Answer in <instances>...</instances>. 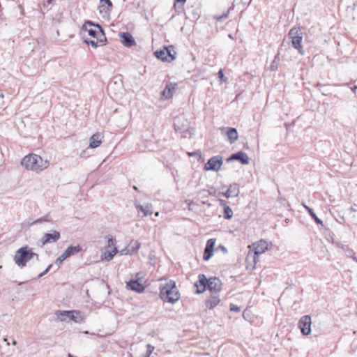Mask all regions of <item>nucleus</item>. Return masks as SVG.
<instances>
[{
    "label": "nucleus",
    "mask_w": 357,
    "mask_h": 357,
    "mask_svg": "<svg viewBox=\"0 0 357 357\" xmlns=\"http://www.w3.org/2000/svg\"><path fill=\"white\" fill-rule=\"evenodd\" d=\"M160 297L164 301L174 303L180 298V293L174 280H169L160 287Z\"/></svg>",
    "instance_id": "nucleus-1"
},
{
    "label": "nucleus",
    "mask_w": 357,
    "mask_h": 357,
    "mask_svg": "<svg viewBox=\"0 0 357 357\" xmlns=\"http://www.w3.org/2000/svg\"><path fill=\"white\" fill-rule=\"evenodd\" d=\"M49 164V161L44 160L40 155L33 153L24 156L21 160V165L25 169L37 172L47 169Z\"/></svg>",
    "instance_id": "nucleus-2"
},
{
    "label": "nucleus",
    "mask_w": 357,
    "mask_h": 357,
    "mask_svg": "<svg viewBox=\"0 0 357 357\" xmlns=\"http://www.w3.org/2000/svg\"><path fill=\"white\" fill-rule=\"evenodd\" d=\"M33 257H36V260L39 261V255L38 254L33 252L28 246H24L15 252L14 261L19 267L23 268Z\"/></svg>",
    "instance_id": "nucleus-3"
},
{
    "label": "nucleus",
    "mask_w": 357,
    "mask_h": 357,
    "mask_svg": "<svg viewBox=\"0 0 357 357\" xmlns=\"http://www.w3.org/2000/svg\"><path fill=\"white\" fill-rule=\"evenodd\" d=\"M82 31H87L89 36L93 38H98L102 44H105L107 38L101 26L90 20H86L82 26Z\"/></svg>",
    "instance_id": "nucleus-4"
},
{
    "label": "nucleus",
    "mask_w": 357,
    "mask_h": 357,
    "mask_svg": "<svg viewBox=\"0 0 357 357\" xmlns=\"http://www.w3.org/2000/svg\"><path fill=\"white\" fill-rule=\"evenodd\" d=\"M250 251L246 257V260L248 261L252 259L254 264H255L257 261V258L259 255L264 253L266 250H268V242L264 240H261L257 243H253L249 246Z\"/></svg>",
    "instance_id": "nucleus-5"
},
{
    "label": "nucleus",
    "mask_w": 357,
    "mask_h": 357,
    "mask_svg": "<svg viewBox=\"0 0 357 357\" xmlns=\"http://www.w3.org/2000/svg\"><path fill=\"white\" fill-rule=\"evenodd\" d=\"M288 37L291 40L293 47L296 49L301 55H303L305 50L301 45L303 32L301 29L296 27L291 28L289 31Z\"/></svg>",
    "instance_id": "nucleus-6"
},
{
    "label": "nucleus",
    "mask_w": 357,
    "mask_h": 357,
    "mask_svg": "<svg viewBox=\"0 0 357 357\" xmlns=\"http://www.w3.org/2000/svg\"><path fill=\"white\" fill-rule=\"evenodd\" d=\"M55 314L62 321L72 320L76 323H82L84 321L82 313L77 310H57Z\"/></svg>",
    "instance_id": "nucleus-7"
},
{
    "label": "nucleus",
    "mask_w": 357,
    "mask_h": 357,
    "mask_svg": "<svg viewBox=\"0 0 357 357\" xmlns=\"http://www.w3.org/2000/svg\"><path fill=\"white\" fill-rule=\"evenodd\" d=\"M223 163V158L221 155L211 157L204 165L205 171L218 172L220 169Z\"/></svg>",
    "instance_id": "nucleus-8"
},
{
    "label": "nucleus",
    "mask_w": 357,
    "mask_h": 357,
    "mask_svg": "<svg viewBox=\"0 0 357 357\" xmlns=\"http://www.w3.org/2000/svg\"><path fill=\"white\" fill-rule=\"evenodd\" d=\"M311 317L310 315H304L300 319L298 326L303 335H308L311 333Z\"/></svg>",
    "instance_id": "nucleus-9"
},
{
    "label": "nucleus",
    "mask_w": 357,
    "mask_h": 357,
    "mask_svg": "<svg viewBox=\"0 0 357 357\" xmlns=\"http://www.w3.org/2000/svg\"><path fill=\"white\" fill-rule=\"evenodd\" d=\"M209 278H207L204 274H199L198 281L195 283V286L197 288L196 294L204 293L206 290Z\"/></svg>",
    "instance_id": "nucleus-10"
},
{
    "label": "nucleus",
    "mask_w": 357,
    "mask_h": 357,
    "mask_svg": "<svg viewBox=\"0 0 357 357\" xmlns=\"http://www.w3.org/2000/svg\"><path fill=\"white\" fill-rule=\"evenodd\" d=\"M60 237V233L55 230L52 231L50 233H45L41 238L42 245L55 243L59 240Z\"/></svg>",
    "instance_id": "nucleus-11"
},
{
    "label": "nucleus",
    "mask_w": 357,
    "mask_h": 357,
    "mask_svg": "<svg viewBox=\"0 0 357 357\" xmlns=\"http://www.w3.org/2000/svg\"><path fill=\"white\" fill-rule=\"evenodd\" d=\"M238 160L242 165H248L249 163V158L248 155L242 151L231 154L227 159V162Z\"/></svg>",
    "instance_id": "nucleus-12"
},
{
    "label": "nucleus",
    "mask_w": 357,
    "mask_h": 357,
    "mask_svg": "<svg viewBox=\"0 0 357 357\" xmlns=\"http://www.w3.org/2000/svg\"><path fill=\"white\" fill-rule=\"evenodd\" d=\"M206 289H208L214 294H218L222 289L221 280L216 277L210 278Z\"/></svg>",
    "instance_id": "nucleus-13"
},
{
    "label": "nucleus",
    "mask_w": 357,
    "mask_h": 357,
    "mask_svg": "<svg viewBox=\"0 0 357 357\" xmlns=\"http://www.w3.org/2000/svg\"><path fill=\"white\" fill-rule=\"evenodd\" d=\"M215 241L216 240L215 238H210L207 241L203 255V259L204 261L209 260L213 256Z\"/></svg>",
    "instance_id": "nucleus-14"
},
{
    "label": "nucleus",
    "mask_w": 357,
    "mask_h": 357,
    "mask_svg": "<svg viewBox=\"0 0 357 357\" xmlns=\"http://www.w3.org/2000/svg\"><path fill=\"white\" fill-rule=\"evenodd\" d=\"M126 288L137 293H142L144 291V285L140 283L138 280H130L127 282Z\"/></svg>",
    "instance_id": "nucleus-15"
},
{
    "label": "nucleus",
    "mask_w": 357,
    "mask_h": 357,
    "mask_svg": "<svg viewBox=\"0 0 357 357\" xmlns=\"http://www.w3.org/2000/svg\"><path fill=\"white\" fill-rule=\"evenodd\" d=\"M121 41L126 47H130L135 45L133 36L128 32L120 33Z\"/></svg>",
    "instance_id": "nucleus-16"
},
{
    "label": "nucleus",
    "mask_w": 357,
    "mask_h": 357,
    "mask_svg": "<svg viewBox=\"0 0 357 357\" xmlns=\"http://www.w3.org/2000/svg\"><path fill=\"white\" fill-rule=\"evenodd\" d=\"M239 188L238 184L233 183L231 184L227 190L225 192H222V195L225 196L227 198L233 197H237L239 194Z\"/></svg>",
    "instance_id": "nucleus-17"
},
{
    "label": "nucleus",
    "mask_w": 357,
    "mask_h": 357,
    "mask_svg": "<svg viewBox=\"0 0 357 357\" xmlns=\"http://www.w3.org/2000/svg\"><path fill=\"white\" fill-rule=\"evenodd\" d=\"M177 86L176 83L169 82L166 84L165 89L162 91V95L166 99L172 98L173 93Z\"/></svg>",
    "instance_id": "nucleus-18"
},
{
    "label": "nucleus",
    "mask_w": 357,
    "mask_h": 357,
    "mask_svg": "<svg viewBox=\"0 0 357 357\" xmlns=\"http://www.w3.org/2000/svg\"><path fill=\"white\" fill-rule=\"evenodd\" d=\"M220 302V296L218 294H214L205 302L206 307L210 310L215 307Z\"/></svg>",
    "instance_id": "nucleus-19"
},
{
    "label": "nucleus",
    "mask_w": 357,
    "mask_h": 357,
    "mask_svg": "<svg viewBox=\"0 0 357 357\" xmlns=\"http://www.w3.org/2000/svg\"><path fill=\"white\" fill-rule=\"evenodd\" d=\"M227 129L226 132V135L228 137V140L230 144L234 143L238 139V132L237 130L234 128H222V131Z\"/></svg>",
    "instance_id": "nucleus-20"
},
{
    "label": "nucleus",
    "mask_w": 357,
    "mask_h": 357,
    "mask_svg": "<svg viewBox=\"0 0 357 357\" xmlns=\"http://www.w3.org/2000/svg\"><path fill=\"white\" fill-rule=\"evenodd\" d=\"M101 142V135L98 132L93 134L90 138L89 147L91 149L97 148L100 145Z\"/></svg>",
    "instance_id": "nucleus-21"
},
{
    "label": "nucleus",
    "mask_w": 357,
    "mask_h": 357,
    "mask_svg": "<svg viewBox=\"0 0 357 357\" xmlns=\"http://www.w3.org/2000/svg\"><path fill=\"white\" fill-rule=\"evenodd\" d=\"M165 52L167 54V59H166V62L170 63L176 59V51L175 48L173 45H169L167 47H165Z\"/></svg>",
    "instance_id": "nucleus-22"
},
{
    "label": "nucleus",
    "mask_w": 357,
    "mask_h": 357,
    "mask_svg": "<svg viewBox=\"0 0 357 357\" xmlns=\"http://www.w3.org/2000/svg\"><path fill=\"white\" fill-rule=\"evenodd\" d=\"M82 250V247L79 245H70L68 246L66 250L63 252L65 254V256H66L67 258L75 255L78 252H81Z\"/></svg>",
    "instance_id": "nucleus-23"
},
{
    "label": "nucleus",
    "mask_w": 357,
    "mask_h": 357,
    "mask_svg": "<svg viewBox=\"0 0 357 357\" xmlns=\"http://www.w3.org/2000/svg\"><path fill=\"white\" fill-rule=\"evenodd\" d=\"M135 206L138 211H142L144 213V216L151 215L153 213L151 204H147L145 206L140 204H136Z\"/></svg>",
    "instance_id": "nucleus-24"
},
{
    "label": "nucleus",
    "mask_w": 357,
    "mask_h": 357,
    "mask_svg": "<svg viewBox=\"0 0 357 357\" xmlns=\"http://www.w3.org/2000/svg\"><path fill=\"white\" fill-rule=\"evenodd\" d=\"M303 207L305 208V209L307 211V213L310 215V217L314 220V221L317 225L323 226V221L317 216V215L314 212L313 209L305 204H303Z\"/></svg>",
    "instance_id": "nucleus-25"
},
{
    "label": "nucleus",
    "mask_w": 357,
    "mask_h": 357,
    "mask_svg": "<svg viewBox=\"0 0 357 357\" xmlns=\"http://www.w3.org/2000/svg\"><path fill=\"white\" fill-rule=\"evenodd\" d=\"M127 248L128 249V252L132 255V253L138 251L140 248V243L138 241L132 240L128 245Z\"/></svg>",
    "instance_id": "nucleus-26"
},
{
    "label": "nucleus",
    "mask_w": 357,
    "mask_h": 357,
    "mask_svg": "<svg viewBox=\"0 0 357 357\" xmlns=\"http://www.w3.org/2000/svg\"><path fill=\"white\" fill-rule=\"evenodd\" d=\"M118 250L116 247H114L111 251L104 252L102 255L103 256V259L107 261H109L113 259L114 255L117 253Z\"/></svg>",
    "instance_id": "nucleus-27"
},
{
    "label": "nucleus",
    "mask_w": 357,
    "mask_h": 357,
    "mask_svg": "<svg viewBox=\"0 0 357 357\" xmlns=\"http://www.w3.org/2000/svg\"><path fill=\"white\" fill-rule=\"evenodd\" d=\"M84 43L91 45L93 47L96 48L98 45H103L104 44H102L101 42L98 40V38H93V39H89V38H84Z\"/></svg>",
    "instance_id": "nucleus-28"
},
{
    "label": "nucleus",
    "mask_w": 357,
    "mask_h": 357,
    "mask_svg": "<svg viewBox=\"0 0 357 357\" xmlns=\"http://www.w3.org/2000/svg\"><path fill=\"white\" fill-rule=\"evenodd\" d=\"M186 2V0H174V8L178 14L181 13L183 10V4Z\"/></svg>",
    "instance_id": "nucleus-29"
},
{
    "label": "nucleus",
    "mask_w": 357,
    "mask_h": 357,
    "mask_svg": "<svg viewBox=\"0 0 357 357\" xmlns=\"http://www.w3.org/2000/svg\"><path fill=\"white\" fill-rule=\"evenodd\" d=\"M100 2L101 3L105 2V4L107 5V8H105L104 5H101L100 6V13H103V12L107 13V11H109L112 9V3L110 0H100Z\"/></svg>",
    "instance_id": "nucleus-30"
},
{
    "label": "nucleus",
    "mask_w": 357,
    "mask_h": 357,
    "mask_svg": "<svg viewBox=\"0 0 357 357\" xmlns=\"http://www.w3.org/2000/svg\"><path fill=\"white\" fill-rule=\"evenodd\" d=\"M154 55L158 59L166 62V59H167V54H165V49L155 51L154 52Z\"/></svg>",
    "instance_id": "nucleus-31"
},
{
    "label": "nucleus",
    "mask_w": 357,
    "mask_h": 357,
    "mask_svg": "<svg viewBox=\"0 0 357 357\" xmlns=\"http://www.w3.org/2000/svg\"><path fill=\"white\" fill-rule=\"evenodd\" d=\"M233 216V211L231 208L228 206L225 208H224L223 211V217L226 220H229Z\"/></svg>",
    "instance_id": "nucleus-32"
},
{
    "label": "nucleus",
    "mask_w": 357,
    "mask_h": 357,
    "mask_svg": "<svg viewBox=\"0 0 357 357\" xmlns=\"http://www.w3.org/2000/svg\"><path fill=\"white\" fill-rule=\"evenodd\" d=\"M342 250L345 252V255L348 257H354V255H355L354 251L350 248L348 245L342 246Z\"/></svg>",
    "instance_id": "nucleus-33"
},
{
    "label": "nucleus",
    "mask_w": 357,
    "mask_h": 357,
    "mask_svg": "<svg viewBox=\"0 0 357 357\" xmlns=\"http://www.w3.org/2000/svg\"><path fill=\"white\" fill-rule=\"evenodd\" d=\"M279 61H280V59L278 57V55H276L275 56L273 61L271 62L269 69L272 71L276 70L278 68Z\"/></svg>",
    "instance_id": "nucleus-34"
},
{
    "label": "nucleus",
    "mask_w": 357,
    "mask_h": 357,
    "mask_svg": "<svg viewBox=\"0 0 357 357\" xmlns=\"http://www.w3.org/2000/svg\"><path fill=\"white\" fill-rule=\"evenodd\" d=\"M52 221V219L50 216L49 214H47L46 215L43 216V217H41L37 220H36L34 222H33V224H38V223H42L43 222H51Z\"/></svg>",
    "instance_id": "nucleus-35"
},
{
    "label": "nucleus",
    "mask_w": 357,
    "mask_h": 357,
    "mask_svg": "<svg viewBox=\"0 0 357 357\" xmlns=\"http://www.w3.org/2000/svg\"><path fill=\"white\" fill-rule=\"evenodd\" d=\"M67 257L66 256H65V254L63 252L55 261V264L57 265L58 266H60V264H62V262L66 259Z\"/></svg>",
    "instance_id": "nucleus-36"
},
{
    "label": "nucleus",
    "mask_w": 357,
    "mask_h": 357,
    "mask_svg": "<svg viewBox=\"0 0 357 357\" xmlns=\"http://www.w3.org/2000/svg\"><path fill=\"white\" fill-rule=\"evenodd\" d=\"M228 13H229V10L227 11V13H224L223 15H215L214 16V18L218 21V22H222L224 20L227 19L228 17Z\"/></svg>",
    "instance_id": "nucleus-37"
},
{
    "label": "nucleus",
    "mask_w": 357,
    "mask_h": 357,
    "mask_svg": "<svg viewBox=\"0 0 357 357\" xmlns=\"http://www.w3.org/2000/svg\"><path fill=\"white\" fill-rule=\"evenodd\" d=\"M116 241L112 236H109L107 240V247L110 248L112 246L115 247Z\"/></svg>",
    "instance_id": "nucleus-38"
},
{
    "label": "nucleus",
    "mask_w": 357,
    "mask_h": 357,
    "mask_svg": "<svg viewBox=\"0 0 357 357\" xmlns=\"http://www.w3.org/2000/svg\"><path fill=\"white\" fill-rule=\"evenodd\" d=\"M314 86L317 87L319 91L321 92V94L324 95V96H327V93L324 91H322L321 89L325 87L326 85L325 84H320L319 82L316 83L314 84Z\"/></svg>",
    "instance_id": "nucleus-39"
},
{
    "label": "nucleus",
    "mask_w": 357,
    "mask_h": 357,
    "mask_svg": "<svg viewBox=\"0 0 357 357\" xmlns=\"http://www.w3.org/2000/svg\"><path fill=\"white\" fill-rule=\"evenodd\" d=\"M278 203L285 208H287V207L289 206L287 201L284 198H280Z\"/></svg>",
    "instance_id": "nucleus-40"
},
{
    "label": "nucleus",
    "mask_w": 357,
    "mask_h": 357,
    "mask_svg": "<svg viewBox=\"0 0 357 357\" xmlns=\"http://www.w3.org/2000/svg\"><path fill=\"white\" fill-rule=\"evenodd\" d=\"M147 351L146 357H149L154 350V347L151 344H147Z\"/></svg>",
    "instance_id": "nucleus-41"
},
{
    "label": "nucleus",
    "mask_w": 357,
    "mask_h": 357,
    "mask_svg": "<svg viewBox=\"0 0 357 357\" xmlns=\"http://www.w3.org/2000/svg\"><path fill=\"white\" fill-rule=\"evenodd\" d=\"M52 266H53L52 264L49 265L43 272H42L41 273L39 274L38 278H41L43 275H45V274H47L48 273V271L52 268Z\"/></svg>",
    "instance_id": "nucleus-42"
},
{
    "label": "nucleus",
    "mask_w": 357,
    "mask_h": 357,
    "mask_svg": "<svg viewBox=\"0 0 357 357\" xmlns=\"http://www.w3.org/2000/svg\"><path fill=\"white\" fill-rule=\"evenodd\" d=\"M230 310L234 311V312H240L241 309L238 306L234 305V304H231L230 305Z\"/></svg>",
    "instance_id": "nucleus-43"
},
{
    "label": "nucleus",
    "mask_w": 357,
    "mask_h": 357,
    "mask_svg": "<svg viewBox=\"0 0 357 357\" xmlns=\"http://www.w3.org/2000/svg\"><path fill=\"white\" fill-rule=\"evenodd\" d=\"M218 77L220 79H224L225 78V75H224V73H223V71L222 69H220L218 73Z\"/></svg>",
    "instance_id": "nucleus-44"
},
{
    "label": "nucleus",
    "mask_w": 357,
    "mask_h": 357,
    "mask_svg": "<svg viewBox=\"0 0 357 357\" xmlns=\"http://www.w3.org/2000/svg\"><path fill=\"white\" fill-rule=\"evenodd\" d=\"M218 202H219L220 206H222L223 208H225V207L228 206L227 205L226 202L225 200H223V199H218Z\"/></svg>",
    "instance_id": "nucleus-45"
},
{
    "label": "nucleus",
    "mask_w": 357,
    "mask_h": 357,
    "mask_svg": "<svg viewBox=\"0 0 357 357\" xmlns=\"http://www.w3.org/2000/svg\"><path fill=\"white\" fill-rule=\"evenodd\" d=\"M217 250H221L224 253H227V248L224 245H219L217 247Z\"/></svg>",
    "instance_id": "nucleus-46"
},
{
    "label": "nucleus",
    "mask_w": 357,
    "mask_h": 357,
    "mask_svg": "<svg viewBox=\"0 0 357 357\" xmlns=\"http://www.w3.org/2000/svg\"><path fill=\"white\" fill-rule=\"evenodd\" d=\"M121 255H131V253L128 252V249L126 247L125 249H123L122 250H121Z\"/></svg>",
    "instance_id": "nucleus-47"
},
{
    "label": "nucleus",
    "mask_w": 357,
    "mask_h": 357,
    "mask_svg": "<svg viewBox=\"0 0 357 357\" xmlns=\"http://www.w3.org/2000/svg\"><path fill=\"white\" fill-rule=\"evenodd\" d=\"M357 7V1H356L354 3H353V6H348L347 7V10L349 9H351V10H354L356 9V8Z\"/></svg>",
    "instance_id": "nucleus-48"
},
{
    "label": "nucleus",
    "mask_w": 357,
    "mask_h": 357,
    "mask_svg": "<svg viewBox=\"0 0 357 357\" xmlns=\"http://www.w3.org/2000/svg\"><path fill=\"white\" fill-rule=\"evenodd\" d=\"M333 243L335 244L337 247L340 248L342 249V246H345L346 245H344L342 243H341L340 242H335V241H333Z\"/></svg>",
    "instance_id": "nucleus-49"
},
{
    "label": "nucleus",
    "mask_w": 357,
    "mask_h": 357,
    "mask_svg": "<svg viewBox=\"0 0 357 357\" xmlns=\"http://www.w3.org/2000/svg\"><path fill=\"white\" fill-rule=\"evenodd\" d=\"M209 195H210L216 196L215 190H213V188H211V190H209Z\"/></svg>",
    "instance_id": "nucleus-50"
},
{
    "label": "nucleus",
    "mask_w": 357,
    "mask_h": 357,
    "mask_svg": "<svg viewBox=\"0 0 357 357\" xmlns=\"http://www.w3.org/2000/svg\"><path fill=\"white\" fill-rule=\"evenodd\" d=\"M174 129L176 131H181V129L178 128L176 124H174Z\"/></svg>",
    "instance_id": "nucleus-51"
},
{
    "label": "nucleus",
    "mask_w": 357,
    "mask_h": 357,
    "mask_svg": "<svg viewBox=\"0 0 357 357\" xmlns=\"http://www.w3.org/2000/svg\"><path fill=\"white\" fill-rule=\"evenodd\" d=\"M354 93H356L357 86L351 88Z\"/></svg>",
    "instance_id": "nucleus-52"
},
{
    "label": "nucleus",
    "mask_w": 357,
    "mask_h": 357,
    "mask_svg": "<svg viewBox=\"0 0 357 357\" xmlns=\"http://www.w3.org/2000/svg\"><path fill=\"white\" fill-rule=\"evenodd\" d=\"M85 153H86V151H85V150L82 151L81 152V153H80V157H82H82H84Z\"/></svg>",
    "instance_id": "nucleus-53"
},
{
    "label": "nucleus",
    "mask_w": 357,
    "mask_h": 357,
    "mask_svg": "<svg viewBox=\"0 0 357 357\" xmlns=\"http://www.w3.org/2000/svg\"><path fill=\"white\" fill-rule=\"evenodd\" d=\"M54 1H55V0H47V4H51V3H52Z\"/></svg>",
    "instance_id": "nucleus-54"
},
{
    "label": "nucleus",
    "mask_w": 357,
    "mask_h": 357,
    "mask_svg": "<svg viewBox=\"0 0 357 357\" xmlns=\"http://www.w3.org/2000/svg\"><path fill=\"white\" fill-rule=\"evenodd\" d=\"M349 211H350L351 212H354V211H356V209H355V208H354L353 207H350V208H349Z\"/></svg>",
    "instance_id": "nucleus-55"
},
{
    "label": "nucleus",
    "mask_w": 357,
    "mask_h": 357,
    "mask_svg": "<svg viewBox=\"0 0 357 357\" xmlns=\"http://www.w3.org/2000/svg\"><path fill=\"white\" fill-rule=\"evenodd\" d=\"M351 258L357 262V257H356L355 255H354V257Z\"/></svg>",
    "instance_id": "nucleus-56"
},
{
    "label": "nucleus",
    "mask_w": 357,
    "mask_h": 357,
    "mask_svg": "<svg viewBox=\"0 0 357 357\" xmlns=\"http://www.w3.org/2000/svg\"><path fill=\"white\" fill-rule=\"evenodd\" d=\"M133 188H134L135 190H138V188H137V187H136V186H133Z\"/></svg>",
    "instance_id": "nucleus-57"
},
{
    "label": "nucleus",
    "mask_w": 357,
    "mask_h": 357,
    "mask_svg": "<svg viewBox=\"0 0 357 357\" xmlns=\"http://www.w3.org/2000/svg\"><path fill=\"white\" fill-rule=\"evenodd\" d=\"M0 98H3V93H0Z\"/></svg>",
    "instance_id": "nucleus-58"
},
{
    "label": "nucleus",
    "mask_w": 357,
    "mask_h": 357,
    "mask_svg": "<svg viewBox=\"0 0 357 357\" xmlns=\"http://www.w3.org/2000/svg\"><path fill=\"white\" fill-rule=\"evenodd\" d=\"M245 314H246V310L243 312V317H245Z\"/></svg>",
    "instance_id": "nucleus-59"
},
{
    "label": "nucleus",
    "mask_w": 357,
    "mask_h": 357,
    "mask_svg": "<svg viewBox=\"0 0 357 357\" xmlns=\"http://www.w3.org/2000/svg\"><path fill=\"white\" fill-rule=\"evenodd\" d=\"M126 0H123V1H125Z\"/></svg>",
    "instance_id": "nucleus-60"
}]
</instances>
